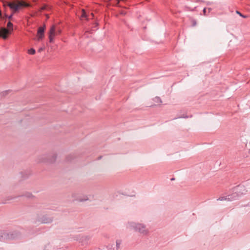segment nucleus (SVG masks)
<instances>
[{"label": "nucleus", "instance_id": "obj_1", "mask_svg": "<svg viewBox=\"0 0 250 250\" xmlns=\"http://www.w3.org/2000/svg\"><path fill=\"white\" fill-rule=\"evenodd\" d=\"M129 225L131 228L134 229L136 231L143 235H146L149 233L148 229L143 224L131 222Z\"/></svg>", "mask_w": 250, "mask_h": 250}, {"label": "nucleus", "instance_id": "obj_2", "mask_svg": "<svg viewBox=\"0 0 250 250\" xmlns=\"http://www.w3.org/2000/svg\"><path fill=\"white\" fill-rule=\"evenodd\" d=\"M8 6L13 10L14 12H16L22 7H28L29 4L22 1H13L8 2Z\"/></svg>", "mask_w": 250, "mask_h": 250}, {"label": "nucleus", "instance_id": "obj_3", "mask_svg": "<svg viewBox=\"0 0 250 250\" xmlns=\"http://www.w3.org/2000/svg\"><path fill=\"white\" fill-rule=\"evenodd\" d=\"M45 28V26H43V27H40L39 28L37 35L38 41L41 40L43 38L44 36V33Z\"/></svg>", "mask_w": 250, "mask_h": 250}, {"label": "nucleus", "instance_id": "obj_4", "mask_svg": "<svg viewBox=\"0 0 250 250\" xmlns=\"http://www.w3.org/2000/svg\"><path fill=\"white\" fill-rule=\"evenodd\" d=\"M56 33L55 32V25L52 26L50 28L49 32V42H52L54 40V37L55 36Z\"/></svg>", "mask_w": 250, "mask_h": 250}, {"label": "nucleus", "instance_id": "obj_5", "mask_svg": "<svg viewBox=\"0 0 250 250\" xmlns=\"http://www.w3.org/2000/svg\"><path fill=\"white\" fill-rule=\"evenodd\" d=\"M9 33V31L5 28L1 27L0 29V37H2L3 39H6L7 37V34Z\"/></svg>", "mask_w": 250, "mask_h": 250}, {"label": "nucleus", "instance_id": "obj_6", "mask_svg": "<svg viewBox=\"0 0 250 250\" xmlns=\"http://www.w3.org/2000/svg\"><path fill=\"white\" fill-rule=\"evenodd\" d=\"M52 221V219L47 215L42 216L40 219V221L42 223H49Z\"/></svg>", "mask_w": 250, "mask_h": 250}, {"label": "nucleus", "instance_id": "obj_7", "mask_svg": "<svg viewBox=\"0 0 250 250\" xmlns=\"http://www.w3.org/2000/svg\"><path fill=\"white\" fill-rule=\"evenodd\" d=\"M153 101L158 103V104H161L162 103V101L160 97H156L153 99Z\"/></svg>", "mask_w": 250, "mask_h": 250}, {"label": "nucleus", "instance_id": "obj_8", "mask_svg": "<svg viewBox=\"0 0 250 250\" xmlns=\"http://www.w3.org/2000/svg\"><path fill=\"white\" fill-rule=\"evenodd\" d=\"M7 26L8 28V30L9 31L11 30H13V24L10 21H9L8 22Z\"/></svg>", "mask_w": 250, "mask_h": 250}, {"label": "nucleus", "instance_id": "obj_9", "mask_svg": "<svg viewBox=\"0 0 250 250\" xmlns=\"http://www.w3.org/2000/svg\"><path fill=\"white\" fill-rule=\"evenodd\" d=\"M82 15H81V20H82L83 18H87V15L86 14V13L84 11V9H83L82 10Z\"/></svg>", "mask_w": 250, "mask_h": 250}, {"label": "nucleus", "instance_id": "obj_10", "mask_svg": "<svg viewBox=\"0 0 250 250\" xmlns=\"http://www.w3.org/2000/svg\"><path fill=\"white\" fill-rule=\"evenodd\" d=\"M35 52H36L35 50L33 48H31L30 49L28 50V53L31 55L35 54Z\"/></svg>", "mask_w": 250, "mask_h": 250}, {"label": "nucleus", "instance_id": "obj_11", "mask_svg": "<svg viewBox=\"0 0 250 250\" xmlns=\"http://www.w3.org/2000/svg\"><path fill=\"white\" fill-rule=\"evenodd\" d=\"M236 13L238 14V15H239L241 17H243V18H247L248 17L247 16H245V15H242V14H241L240 12H239L238 11H236Z\"/></svg>", "mask_w": 250, "mask_h": 250}, {"label": "nucleus", "instance_id": "obj_12", "mask_svg": "<svg viewBox=\"0 0 250 250\" xmlns=\"http://www.w3.org/2000/svg\"><path fill=\"white\" fill-rule=\"evenodd\" d=\"M121 243V242L120 240H117L116 241L117 249H119L120 248Z\"/></svg>", "mask_w": 250, "mask_h": 250}, {"label": "nucleus", "instance_id": "obj_13", "mask_svg": "<svg viewBox=\"0 0 250 250\" xmlns=\"http://www.w3.org/2000/svg\"><path fill=\"white\" fill-rule=\"evenodd\" d=\"M46 7H47V6L44 5V6L42 7L41 9L42 10H43L45 9L46 8Z\"/></svg>", "mask_w": 250, "mask_h": 250}, {"label": "nucleus", "instance_id": "obj_14", "mask_svg": "<svg viewBox=\"0 0 250 250\" xmlns=\"http://www.w3.org/2000/svg\"><path fill=\"white\" fill-rule=\"evenodd\" d=\"M43 50V49L42 48H40L39 50H38V51L39 52H41L42 50Z\"/></svg>", "mask_w": 250, "mask_h": 250}, {"label": "nucleus", "instance_id": "obj_15", "mask_svg": "<svg viewBox=\"0 0 250 250\" xmlns=\"http://www.w3.org/2000/svg\"><path fill=\"white\" fill-rule=\"evenodd\" d=\"M204 15H206V9L205 8L203 10Z\"/></svg>", "mask_w": 250, "mask_h": 250}, {"label": "nucleus", "instance_id": "obj_16", "mask_svg": "<svg viewBox=\"0 0 250 250\" xmlns=\"http://www.w3.org/2000/svg\"><path fill=\"white\" fill-rule=\"evenodd\" d=\"M12 15H13V14H12V15H11L10 16H9L8 17V19H11L12 18Z\"/></svg>", "mask_w": 250, "mask_h": 250}, {"label": "nucleus", "instance_id": "obj_17", "mask_svg": "<svg viewBox=\"0 0 250 250\" xmlns=\"http://www.w3.org/2000/svg\"><path fill=\"white\" fill-rule=\"evenodd\" d=\"M91 16H92L93 17L94 15H93V14L92 13H91Z\"/></svg>", "mask_w": 250, "mask_h": 250}, {"label": "nucleus", "instance_id": "obj_18", "mask_svg": "<svg viewBox=\"0 0 250 250\" xmlns=\"http://www.w3.org/2000/svg\"><path fill=\"white\" fill-rule=\"evenodd\" d=\"M58 33H61V30H59V31H58Z\"/></svg>", "mask_w": 250, "mask_h": 250}, {"label": "nucleus", "instance_id": "obj_19", "mask_svg": "<svg viewBox=\"0 0 250 250\" xmlns=\"http://www.w3.org/2000/svg\"><path fill=\"white\" fill-rule=\"evenodd\" d=\"M1 11H0V16H1Z\"/></svg>", "mask_w": 250, "mask_h": 250}]
</instances>
